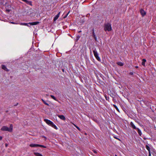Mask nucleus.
Segmentation results:
<instances>
[{
    "label": "nucleus",
    "instance_id": "cd10ccee",
    "mask_svg": "<svg viewBox=\"0 0 156 156\" xmlns=\"http://www.w3.org/2000/svg\"><path fill=\"white\" fill-rule=\"evenodd\" d=\"M113 90V88H112V91H110L109 94H110V93H113V94H115V92L114 91V90Z\"/></svg>",
    "mask_w": 156,
    "mask_h": 156
},
{
    "label": "nucleus",
    "instance_id": "7ed1b4c3",
    "mask_svg": "<svg viewBox=\"0 0 156 156\" xmlns=\"http://www.w3.org/2000/svg\"><path fill=\"white\" fill-rule=\"evenodd\" d=\"M93 52L94 54V56L95 57V58H96V59L98 61H100L101 59L98 56V54L97 52V51L96 49L94 50L93 51Z\"/></svg>",
    "mask_w": 156,
    "mask_h": 156
},
{
    "label": "nucleus",
    "instance_id": "393cba45",
    "mask_svg": "<svg viewBox=\"0 0 156 156\" xmlns=\"http://www.w3.org/2000/svg\"><path fill=\"white\" fill-rule=\"evenodd\" d=\"M38 147H43V148H46V147L44 145H40V144H38Z\"/></svg>",
    "mask_w": 156,
    "mask_h": 156
},
{
    "label": "nucleus",
    "instance_id": "39448f33",
    "mask_svg": "<svg viewBox=\"0 0 156 156\" xmlns=\"http://www.w3.org/2000/svg\"><path fill=\"white\" fill-rule=\"evenodd\" d=\"M2 68L6 72H9V70L6 67V66L4 65H2L1 66Z\"/></svg>",
    "mask_w": 156,
    "mask_h": 156
},
{
    "label": "nucleus",
    "instance_id": "a878e982",
    "mask_svg": "<svg viewBox=\"0 0 156 156\" xmlns=\"http://www.w3.org/2000/svg\"><path fill=\"white\" fill-rule=\"evenodd\" d=\"M80 35H77V36H76V41H78L79 40V38H80Z\"/></svg>",
    "mask_w": 156,
    "mask_h": 156
},
{
    "label": "nucleus",
    "instance_id": "9b49d317",
    "mask_svg": "<svg viewBox=\"0 0 156 156\" xmlns=\"http://www.w3.org/2000/svg\"><path fill=\"white\" fill-rule=\"evenodd\" d=\"M38 144H31L29 145V146L31 147H38Z\"/></svg>",
    "mask_w": 156,
    "mask_h": 156
},
{
    "label": "nucleus",
    "instance_id": "e433bc0d",
    "mask_svg": "<svg viewBox=\"0 0 156 156\" xmlns=\"http://www.w3.org/2000/svg\"><path fill=\"white\" fill-rule=\"evenodd\" d=\"M2 137L1 136H0V140H1L2 139Z\"/></svg>",
    "mask_w": 156,
    "mask_h": 156
},
{
    "label": "nucleus",
    "instance_id": "2eb2a0df",
    "mask_svg": "<svg viewBox=\"0 0 156 156\" xmlns=\"http://www.w3.org/2000/svg\"><path fill=\"white\" fill-rule=\"evenodd\" d=\"M52 124H51L50 125L51 126V127H53L54 129H58V128L53 123V122H52Z\"/></svg>",
    "mask_w": 156,
    "mask_h": 156
},
{
    "label": "nucleus",
    "instance_id": "6ab92c4d",
    "mask_svg": "<svg viewBox=\"0 0 156 156\" xmlns=\"http://www.w3.org/2000/svg\"><path fill=\"white\" fill-rule=\"evenodd\" d=\"M29 23H20V25H24V26H29L28 25Z\"/></svg>",
    "mask_w": 156,
    "mask_h": 156
},
{
    "label": "nucleus",
    "instance_id": "1a4fd4ad",
    "mask_svg": "<svg viewBox=\"0 0 156 156\" xmlns=\"http://www.w3.org/2000/svg\"><path fill=\"white\" fill-rule=\"evenodd\" d=\"M60 14V12H59L57 15L55 16L54 17V21H56V20H57Z\"/></svg>",
    "mask_w": 156,
    "mask_h": 156
},
{
    "label": "nucleus",
    "instance_id": "b1692460",
    "mask_svg": "<svg viewBox=\"0 0 156 156\" xmlns=\"http://www.w3.org/2000/svg\"><path fill=\"white\" fill-rule=\"evenodd\" d=\"M50 96L55 101H56L57 99L53 95H51Z\"/></svg>",
    "mask_w": 156,
    "mask_h": 156
},
{
    "label": "nucleus",
    "instance_id": "aec40b11",
    "mask_svg": "<svg viewBox=\"0 0 156 156\" xmlns=\"http://www.w3.org/2000/svg\"><path fill=\"white\" fill-rule=\"evenodd\" d=\"M117 64L118 65L120 66H122L123 65V63L121 62H118L117 63Z\"/></svg>",
    "mask_w": 156,
    "mask_h": 156
},
{
    "label": "nucleus",
    "instance_id": "79ce46f5",
    "mask_svg": "<svg viewBox=\"0 0 156 156\" xmlns=\"http://www.w3.org/2000/svg\"><path fill=\"white\" fill-rule=\"evenodd\" d=\"M11 23H12V24H15V23L14 22H12Z\"/></svg>",
    "mask_w": 156,
    "mask_h": 156
},
{
    "label": "nucleus",
    "instance_id": "4468645a",
    "mask_svg": "<svg viewBox=\"0 0 156 156\" xmlns=\"http://www.w3.org/2000/svg\"><path fill=\"white\" fill-rule=\"evenodd\" d=\"M92 36H93V37L94 38V39H95V41H97V37L96 36V35L95 34L94 31H93V32H92Z\"/></svg>",
    "mask_w": 156,
    "mask_h": 156
},
{
    "label": "nucleus",
    "instance_id": "58836bf2",
    "mask_svg": "<svg viewBox=\"0 0 156 156\" xmlns=\"http://www.w3.org/2000/svg\"><path fill=\"white\" fill-rule=\"evenodd\" d=\"M93 31H94V28H93L92 30V32H93Z\"/></svg>",
    "mask_w": 156,
    "mask_h": 156
},
{
    "label": "nucleus",
    "instance_id": "a18cd8bd",
    "mask_svg": "<svg viewBox=\"0 0 156 156\" xmlns=\"http://www.w3.org/2000/svg\"><path fill=\"white\" fill-rule=\"evenodd\" d=\"M9 112L8 110H6V112Z\"/></svg>",
    "mask_w": 156,
    "mask_h": 156
},
{
    "label": "nucleus",
    "instance_id": "5701e85b",
    "mask_svg": "<svg viewBox=\"0 0 156 156\" xmlns=\"http://www.w3.org/2000/svg\"><path fill=\"white\" fill-rule=\"evenodd\" d=\"M42 100L43 102V103L44 104H45V105L48 106H49V105L48 103H47V102H45V101H44V100H43V99H42Z\"/></svg>",
    "mask_w": 156,
    "mask_h": 156
},
{
    "label": "nucleus",
    "instance_id": "4c0bfd02",
    "mask_svg": "<svg viewBox=\"0 0 156 156\" xmlns=\"http://www.w3.org/2000/svg\"><path fill=\"white\" fill-rule=\"evenodd\" d=\"M6 11H8V12H9L10 11V10H9V9H6Z\"/></svg>",
    "mask_w": 156,
    "mask_h": 156
},
{
    "label": "nucleus",
    "instance_id": "c03bdc74",
    "mask_svg": "<svg viewBox=\"0 0 156 156\" xmlns=\"http://www.w3.org/2000/svg\"><path fill=\"white\" fill-rule=\"evenodd\" d=\"M18 104V103H17L16 105H14V106H16V105H17Z\"/></svg>",
    "mask_w": 156,
    "mask_h": 156
},
{
    "label": "nucleus",
    "instance_id": "72a5a7b5",
    "mask_svg": "<svg viewBox=\"0 0 156 156\" xmlns=\"http://www.w3.org/2000/svg\"><path fill=\"white\" fill-rule=\"evenodd\" d=\"M93 152L94 153H95V154H96L97 153V152L95 150H93Z\"/></svg>",
    "mask_w": 156,
    "mask_h": 156
},
{
    "label": "nucleus",
    "instance_id": "423d86ee",
    "mask_svg": "<svg viewBox=\"0 0 156 156\" xmlns=\"http://www.w3.org/2000/svg\"><path fill=\"white\" fill-rule=\"evenodd\" d=\"M140 12L141 15L143 16H145L146 14V12L143 9H141L140 10Z\"/></svg>",
    "mask_w": 156,
    "mask_h": 156
},
{
    "label": "nucleus",
    "instance_id": "bb28decb",
    "mask_svg": "<svg viewBox=\"0 0 156 156\" xmlns=\"http://www.w3.org/2000/svg\"><path fill=\"white\" fill-rule=\"evenodd\" d=\"M115 94L113 93H110V94H109L110 95V96L112 98H113L114 97V96H115L114 95Z\"/></svg>",
    "mask_w": 156,
    "mask_h": 156
},
{
    "label": "nucleus",
    "instance_id": "20e7f679",
    "mask_svg": "<svg viewBox=\"0 0 156 156\" xmlns=\"http://www.w3.org/2000/svg\"><path fill=\"white\" fill-rule=\"evenodd\" d=\"M44 121L46 122V123L49 125V126H50V125L52 124L53 122H52L50 120H49L48 119H44Z\"/></svg>",
    "mask_w": 156,
    "mask_h": 156
},
{
    "label": "nucleus",
    "instance_id": "9d476101",
    "mask_svg": "<svg viewBox=\"0 0 156 156\" xmlns=\"http://www.w3.org/2000/svg\"><path fill=\"white\" fill-rule=\"evenodd\" d=\"M130 125L131 126V127L133 129H136L137 128H136V126L133 124V123L132 122H131L130 123Z\"/></svg>",
    "mask_w": 156,
    "mask_h": 156
},
{
    "label": "nucleus",
    "instance_id": "ea45409f",
    "mask_svg": "<svg viewBox=\"0 0 156 156\" xmlns=\"http://www.w3.org/2000/svg\"><path fill=\"white\" fill-rule=\"evenodd\" d=\"M62 72H64V69H62Z\"/></svg>",
    "mask_w": 156,
    "mask_h": 156
},
{
    "label": "nucleus",
    "instance_id": "c85d7f7f",
    "mask_svg": "<svg viewBox=\"0 0 156 156\" xmlns=\"http://www.w3.org/2000/svg\"><path fill=\"white\" fill-rule=\"evenodd\" d=\"M105 98L106 99L107 101H108V100L109 99V97H108L106 95H105Z\"/></svg>",
    "mask_w": 156,
    "mask_h": 156
},
{
    "label": "nucleus",
    "instance_id": "a19ab883",
    "mask_svg": "<svg viewBox=\"0 0 156 156\" xmlns=\"http://www.w3.org/2000/svg\"><path fill=\"white\" fill-rule=\"evenodd\" d=\"M5 146L6 147H7L8 146V144H5Z\"/></svg>",
    "mask_w": 156,
    "mask_h": 156
},
{
    "label": "nucleus",
    "instance_id": "ddd939ff",
    "mask_svg": "<svg viewBox=\"0 0 156 156\" xmlns=\"http://www.w3.org/2000/svg\"><path fill=\"white\" fill-rule=\"evenodd\" d=\"M92 36H93V37L94 38V39H95V41H97V37L96 36V35L95 34L94 31H93V32H92Z\"/></svg>",
    "mask_w": 156,
    "mask_h": 156
},
{
    "label": "nucleus",
    "instance_id": "f8f14e48",
    "mask_svg": "<svg viewBox=\"0 0 156 156\" xmlns=\"http://www.w3.org/2000/svg\"><path fill=\"white\" fill-rule=\"evenodd\" d=\"M25 3L28 5H30L31 6H32V2L31 1H29L27 0V1Z\"/></svg>",
    "mask_w": 156,
    "mask_h": 156
},
{
    "label": "nucleus",
    "instance_id": "37998d69",
    "mask_svg": "<svg viewBox=\"0 0 156 156\" xmlns=\"http://www.w3.org/2000/svg\"><path fill=\"white\" fill-rule=\"evenodd\" d=\"M135 68H138V66H135Z\"/></svg>",
    "mask_w": 156,
    "mask_h": 156
},
{
    "label": "nucleus",
    "instance_id": "49530a36",
    "mask_svg": "<svg viewBox=\"0 0 156 156\" xmlns=\"http://www.w3.org/2000/svg\"><path fill=\"white\" fill-rule=\"evenodd\" d=\"M81 32V31H80L78 32L79 33H80V32Z\"/></svg>",
    "mask_w": 156,
    "mask_h": 156
},
{
    "label": "nucleus",
    "instance_id": "c9c22d12",
    "mask_svg": "<svg viewBox=\"0 0 156 156\" xmlns=\"http://www.w3.org/2000/svg\"><path fill=\"white\" fill-rule=\"evenodd\" d=\"M129 74L130 75H133V72H130L129 73Z\"/></svg>",
    "mask_w": 156,
    "mask_h": 156
},
{
    "label": "nucleus",
    "instance_id": "de8ad7c7",
    "mask_svg": "<svg viewBox=\"0 0 156 156\" xmlns=\"http://www.w3.org/2000/svg\"><path fill=\"white\" fill-rule=\"evenodd\" d=\"M115 156H118L116 155H115Z\"/></svg>",
    "mask_w": 156,
    "mask_h": 156
},
{
    "label": "nucleus",
    "instance_id": "dca6fc26",
    "mask_svg": "<svg viewBox=\"0 0 156 156\" xmlns=\"http://www.w3.org/2000/svg\"><path fill=\"white\" fill-rule=\"evenodd\" d=\"M34 154L36 156H43L42 155L38 152H34Z\"/></svg>",
    "mask_w": 156,
    "mask_h": 156
},
{
    "label": "nucleus",
    "instance_id": "f257e3e1",
    "mask_svg": "<svg viewBox=\"0 0 156 156\" xmlns=\"http://www.w3.org/2000/svg\"><path fill=\"white\" fill-rule=\"evenodd\" d=\"M13 125L12 124H10L9 128L4 126H3L1 128V130L4 131H8L10 132H12V130Z\"/></svg>",
    "mask_w": 156,
    "mask_h": 156
},
{
    "label": "nucleus",
    "instance_id": "7c9ffc66",
    "mask_svg": "<svg viewBox=\"0 0 156 156\" xmlns=\"http://www.w3.org/2000/svg\"><path fill=\"white\" fill-rule=\"evenodd\" d=\"M74 125L78 129L79 131L80 130V129L78 126H76L75 125Z\"/></svg>",
    "mask_w": 156,
    "mask_h": 156
},
{
    "label": "nucleus",
    "instance_id": "4be33fe9",
    "mask_svg": "<svg viewBox=\"0 0 156 156\" xmlns=\"http://www.w3.org/2000/svg\"><path fill=\"white\" fill-rule=\"evenodd\" d=\"M113 106L115 108V109L118 112H119V109H118L117 107L115 105H113Z\"/></svg>",
    "mask_w": 156,
    "mask_h": 156
},
{
    "label": "nucleus",
    "instance_id": "412c9836",
    "mask_svg": "<svg viewBox=\"0 0 156 156\" xmlns=\"http://www.w3.org/2000/svg\"><path fill=\"white\" fill-rule=\"evenodd\" d=\"M146 148L148 151H150V148L147 145L145 146Z\"/></svg>",
    "mask_w": 156,
    "mask_h": 156
},
{
    "label": "nucleus",
    "instance_id": "6e6552de",
    "mask_svg": "<svg viewBox=\"0 0 156 156\" xmlns=\"http://www.w3.org/2000/svg\"><path fill=\"white\" fill-rule=\"evenodd\" d=\"M58 116L60 119L62 120H65L66 119V118L65 116L63 115H58Z\"/></svg>",
    "mask_w": 156,
    "mask_h": 156
},
{
    "label": "nucleus",
    "instance_id": "f3484780",
    "mask_svg": "<svg viewBox=\"0 0 156 156\" xmlns=\"http://www.w3.org/2000/svg\"><path fill=\"white\" fill-rule=\"evenodd\" d=\"M137 130V131L140 136H141L142 134V132L141 130L138 128H137L136 129Z\"/></svg>",
    "mask_w": 156,
    "mask_h": 156
},
{
    "label": "nucleus",
    "instance_id": "a211bd4d",
    "mask_svg": "<svg viewBox=\"0 0 156 156\" xmlns=\"http://www.w3.org/2000/svg\"><path fill=\"white\" fill-rule=\"evenodd\" d=\"M142 65L143 66H145V62L146 61V60L145 59H143L142 60Z\"/></svg>",
    "mask_w": 156,
    "mask_h": 156
},
{
    "label": "nucleus",
    "instance_id": "f03ea898",
    "mask_svg": "<svg viewBox=\"0 0 156 156\" xmlns=\"http://www.w3.org/2000/svg\"><path fill=\"white\" fill-rule=\"evenodd\" d=\"M104 30L105 31H111L112 30L111 25L109 23H107L104 24Z\"/></svg>",
    "mask_w": 156,
    "mask_h": 156
},
{
    "label": "nucleus",
    "instance_id": "2f4dec72",
    "mask_svg": "<svg viewBox=\"0 0 156 156\" xmlns=\"http://www.w3.org/2000/svg\"><path fill=\"white\" fill-rule=\"evenodd\" d=\"M114 137L115 139H117V140H119L120 141V140L119 138H117V137H116V136H114Z\"/></svg>",
    "mask_w": 156,
    "mask_h": 156
},
{
    "label": "nucleus",
    "instance_id": "c756f323",
    "mask_svg": "<svg viewBox=\"0 0 156 156\" xmlns=\"http://www.w3.org/2000/svg\"><path fill=\"white\" fill-rule=\"evenodd\" d=\"M69 13V12L67 13L66 14V15H65L63 17V18H66L67 17V16L68 15Z\"/></svg>",
    "mask_w": 156,
    "mask_h": 156
},
{
    "label": "nucleus",
    "instance_id": "f704fd0d",
    "mask_svg": "<svg viewBox=\"0 0 156 156\" xmlns=\"http://www.w3.org/2000/svg\"><path fill=\"white\" fill-rule=\"evenodd\" d=\"M42 137L45 138V140H46L47 138L45 136H42Z\"/></svg>",
    "mask_w": 156,
    "mask_h": 156
},
{
    "label": "nucleus",
    "instance_id": "473e14b6",
    "mask_svg": "<svg viewBox=\"0 0 156 156\" xmlns=\"http://www.w3.org/2000/svg\"><path fill=\"white\" fill-rule=\"evenodd\" d=\"M148 152H149L148 156H151V151H148Z\"/></svg>",
    "mask_w": 156,
    "mask_h": 156
},
{
    "label": "nucleus",
    "instance_id": "0eeeda50",
    "mask_svg": "<svg viewBox=\"0 0 156 156\" xmlns=\"http://www.w3.org/2000/svg\"><path fill=\"white\" fill-rule=\"evenodd\" d=\"M39 23V22H30L29 23V24H30L31 25H34L38 24Z\"/></svg>",
    "mask_w": 156,
    "mask_h": 156
}]
</instances>
